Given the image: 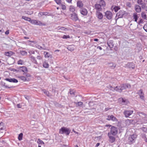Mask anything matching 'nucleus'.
Instances as JSON below:
<instances>
[{
  "instance_id": "obj_1",
  "label": "nucleus",
  "mask_w": 147,
  "mask_h": 147,
  "mask_svg": "<svg viewBox=\"0 0 147 147\" xmlns=\"http://www.w3.org/2000/svg\"><path fill=\"white\" fill-rule=\"evenodd\" d=\"M17 71L23 72L24 73L23 74H25L26 76L27 77H31V75L30 74L27 73L28 72V69L25 66H23L18 67Z\"/></svg>"
},
{
  "instance_id": "obj_2",
  "label": "nucleus",
  "mask_w": 147,
  "mask_h": 147,
  "mask_svg": "<svg viewBox=\"0 0 147 147\" xmlns=\"http://www.w3.org/2000/svg\"><path fill=\"white\" fill-rule=\"evenodd\" d=\"M137 136V135L136 134L130 135L128 138V142L129 144H130L131 143L134 142Z\"/></svg>"
},
{
  "instance_id": "obj_3",
  "label": "nucleus",
  "mask_w": 147,
  "mask_h": 147,
  "mask_svg": "<svg viewBox=\"0 0 147 147\" xmlns=\"http://www.w3.org/2000/svg\"><path fill=\"white\" fill-rule=\"evenodd\" d=\"M70 132V130L69 128L65 127H62L59 130V133L60 134H65L66 135H69Z\"/></svg>"
},
{
  "instance_id": "obj_4",
  "label": "nucleus",
  "mask_w": 147,
  "mask_h": 147,
  "mask_svg": "<svg viewBox=\"0 0 147 147\" xmlns=\"http://www.w3.org/2000/svg\"><path fill=\"white\" fill-rule=\"evenodd\" d=\"M109 133L113 136L116 135L118 133L117 128L115 126H112L110 129V132Z\"/></svg>"
},
{
  "instance_id": "obj_5",
  "label": "nucleus",
  "mask_w": 147,
  "mask_h": 147,
  "mask_svg": "<svg viewBox=\"0 0 147 147\" xmlns=\"http://www.w3.org/2000/svg\"><path fill=\"white\" fill-rule=\"evenodd\" d=\"M131 87V85L129 84H123L120 86V92H121L123 90L126 89L127 88H129Z\"/></svg>"
},
{
  "instance_id": "obj_6",
  "label": "nucleus",
  "mask_w": 147,
  "mask_h": 147,
  "mask_svg": "<svg viewBox=\"0 0 147 147\" xmlns=\"http://www.w3.org/2000/svg\"><path fill=\"white\" fill-rule=\"evenodd\" d=\"M71 18L73 21H76L79 20L78 14L76 13H73L71 14Z\"/></svg>"
},
{
  "instance_id": "obj_7",
  "label": "nucleus",
  "mask_w": 147,
  "mask_h": 147,
  "mask_svg": "<svg viewBox=\"0 0 147 147\" xmlns=\"http://www.w3.org/2000/svg\"><path fill=\"white\" fill-rule=\"evenodd\" d=\"M106 119L108 121L112 120L113 121L117 122L118 121L117 119L113 115H108Z\"/></svg>"
},
{
  "instance_id": "obj_8",
  "label": "nucleus",
  "mask_w": 147,
  "mask_h": 147,
  "mask_svg": "<svg viewBox=\"0 0 147 147\" xmlns=\"http://www.w3.org/2000/svg\"><path fill=\"white\" fill-rule=\"evenodd\" d=\"M105 16L106 18L108 20H111L113 17L112 13L109 11H107L105 13Z\"/></svg>"
},
{
  "instance_id": "obj_9",
  "label": "nucleus",
  "mask_w": 147,
  "mask_h": 147,
  "mask_svg": "<svg viewBox=\"0 0 147 147\" xmlns=\"http://www.w3.org/2000/svg\"><path fill=\"white\" fill-rule=\"evenodd\" d=\"M113 135L111 134V133H108V136L109 138V141L111 143H113L114 142L116 138L115 137L113 136Z\"/></svg>"
},
{
  "instance_id": "obj_10",
  "label": "nucleus",
  "mask_w": 147,
  "mask_h": 147,
  "mask_svg": "<svg viewBox=\"0 0 147 147\" xmlns=\"http://www.w3.org/2000/svg\"><path fill=\"white\" fill-rule=\"evenodd\" d=\"M133 112L134 111L133 110H125L123 112V114L125 117H127L131 115Z\"/></svg>"
},
{
  "instance_id": "obj_11",
  "label": "nucleus",
  "mask_w": 147,
  "mask_h": 147,
  "mask_svg": "<svg viewBox=\"0 0 147 147\" xmlns=\"http://www.w3.org/2000/svg\"><path fill=\"white\" fill-rule=\"evenodd\" d=\"M94 7L95 9L96 10V11H99L102 10V6L100 4L97 3L95 4Z\"/></svg>"
},
{
  "instance_id": "obj_12",
  "label": "nucleus",
  "mask_w": 147,
  "mask_h": 147,
  "mask_svg": "<svg viewBox=\"0 0 147 147\" xmlns=\"http://www.w3.org/2000/svg\"><path fill=\"white\" fill-rule=\"evenodd\" d=\"M96 17L99 20H102L103 18V14L99 11H96Z\"/></svg>"
},
{
  "instance_id": "obj_13",
  "label": "nucleus",
  "mask_w": 147,
  "mask_h": 147,
  "mask_svg": "<svg viewBox=\"0 0 147 147\" xmlns=\"http://www.w3.org/2000/svg\"><path fill=\"white\" fill-rule=\"evenodd\" d=\"M138 94L140 98L143 100L144 98V94L142 90L141 89L139 90L138 92Z\"/></svg>"
},
{
  "instance_id": "obj_14",
  "label": "nucleus",
  "mask_w": 147,
  "mask_h": 147,
  "mask_svg": "<svg viewBox=\"0 0 147 147\" xmlns=\"http://www.w3.org/2000/svg\"><path fill=\"white\" fill-rule=\"evenodd\" d=\"M80 13L83 16H86L88 13L87 10L84 8H81L80 10Z\"/></svg>"
},
{
  "instance_id": "obj_15",
  "label": "nucleus",
  "mask_w": 147,
  "mask_h": 147,
  "mask_svg": "<svg viewBox=\"0 0 147 147\" xmlns=\"http://www.w3.org/2000/svg\"><path fill=\"white\" fill-rule=\"evenodd\" d=\"M134 9L138 13H140L141 11V7L138 5H135Z\"/></svg>"
},
{
  "instance_id": "obj_16",
  "label": "nucleus",
  "mask_w": 147,
  "mask_h": 147,
  "mask_svg": "<svg viewBox=\"0 0 147 147\" xmlns=\"http://www.w3.org/2000/svg\"><path fill=\"white\" fill-rule=\"evenodd\" d=\"M18 77L19 79L24 81H29V79L28 78V77H27L26 76H18Z\"/></svg>"
},
{
  "instance_id": "obj_17",
  "label": "nucleus",
  "mask_w": 147,
  "mask_h": 147,
  "mask_svg": "<svg viewBox=\"0 0 147 147\" xmlns=\"http://www.w3.org/2000/svg\"><path fill=\"white\" fill-rule=\"evenodd\" d=\"M5 80L10 82L17 83L18 82V81L15 78H6L5 79Z\"/></svg>"
},
{
  "instance_id": "obj_18",
  "label": "nucleus",
  "mask_w": 147,
  "mask_h": 147,
  "mask_svg": "<svg viewBox=\"0 0 147 147\" xmlns=\"http://www.w3.org/2000/svg\"><path fill=\"white\" fill-rule=\"evenodd\" d=\"M77 7L81 8L83 6L84 4L80 0H78L77 2Z\"/></svg>"
},
{
  "instance_id": "obj_19",
  "label": "nucleus",
  "mask_w": 147,
  "mask_h": 147,
  "mask_svg": "<svg viewBox=\"0 0 147 147\" xmlns=\"http://www.w3.org/2000/svg\"><path fill=\"white\" fill-rule=\"evenodd\" d=\"M49 13L48 12H40L39 14L38 15L40 16H43L48 15Z\"/></svg>"
},
{
  "instance_id": "obj_20",
  "label": "nucleus",
  "mask_w": 147,
  "mask_h": 147,
  "mask_svg": "<svg viewBox=\"0 0 147 147\" xmlns=\"http://www.w3.org/2000/svg\"><path fill=\"white\" fill-rule=\"evenodd\" d=\"M133 19L135 20V21L137 22L138 17L136 13H133Z\"/></svg>"
},
{
  "instance_id": "obj_21",
  "label": "nucleus",
  "mask_w": 147,
  "mask_h": 147,
  "mask_svg": "<svg viewBox=\"0 0 147 147\" xmlns=\"http://www.w3.org/2000/svg\"><path fill=\"white\" fill-rule=\"evenodd\" d=\"M44 54L45 55V58H48L49 57H51V58L52 57V55H50L49 53L46 51H45L44 52Z\"/></svg>"
},
{
  "instance_id": "obj_22",
  "label": "nucleus",
  "mask_w": 147,
  "mask_h": 147,
  "mask_svg": "<svg viewBox=\"0 0 147 147\" xmlns=\"http://www.w3.org/2000/svg\"><path fill=\"white\" fill-rule=\"evenodd\" d=\"M141 16L142 18L144 20H147V16L146 13L142 12L141 13Z\"/></svg>"
},
{
  "instance_id": "obj_23",
  "label": "nucleus",
  "mask_w": 147,
  "mask_h": 147,
  "mask_svg": "<svg viewBox=\"0 0 147 147\" xmlns=\"http://www.w3.org/2000/svg\"><path fill=\"white\" fill-rule=\"evenodd\" d=\"M36 25L40 26L45 25V24L42 23L40 21L38 20H36Z\"/></svg>"
},
{
  "instance_id": "obj_24",
  "label": "nucleus",
  "mask_w": 147,
  "mask_h": 147,
  "mask_svg": "<svg viewBox=\"0 0 147 147\" xmlns=\"http://www.w3.org/2000/svg\"><path fill=\"white\" fill-rule=\"evenodd\" d=\"M76 10L75 8L72 5H71L69 7V10L71 12L74 13V12Z\"/></svg>"
},
{
  "instance_id": "obj_25",
  "label": "nucleus",
  "mask_w": 147,
  "mask_h": 147,
  "mask_svg": "<svg viewBox=\"0 0 147 147\" xmlns=\"http://www.w3.org/2000/svg\"><path fill=\"white\" fill-rule=\"evenodd\" d=\"M100 4L102 7H105L106 6V3L104 0H100L99 2Z\"/></svg>"
},
{
  "instance_id": "obj_26",
  "label": "nucleus",
  "mask_w": 147,
  "mask_h": 147,
  "mask_svg": "<svg viewBox=\"0 0 147 147\" xmlns=\"http://www.w3.org/2000/svg\"><path fill=\"white\" fill-rule=\"evenodd\" d=\"M108 46L110 48H112L114 46V44H113V42L112 40L110 41L107 43Z\"/></svg>"
},
{
  "instance_id": "obj_27",
  "label": "nucleus",
  "mask_w": 147,
  "mask_h": 147,
  "mask_svg": "<svg viewBox=\"0 0 147 147\" xmlns=\"http://www.w3.org/2000/svg\"><path fill=\"white\" fill-rule=\"evenodd\" d=\"M13 54V52L12 51L7 52L5 53V55L7 56H11Z\"/></svg>"
},
{
  "instance_id": "obj_28",
  "label": "nucleus",
  "mask_w": 147,
  "mask_h": 147,
  "mask_svg": "<svg viewBox=\"0 0 147 147\" xmlns=\"http://www.w3.org/2000/svg\"><path fill=\"white\" fill-rule=\"evenodd\" d=\"M30 59L32 62L36 64L37 63V62L36 59L33 56L31 57Z\"/></svg>"
},
{
  "instance_id": "obj_29",
  "label": "nucleus",
  "mask_w": 147,
  "mask_h": 147,
  "mask_svg": "<svg viewBox=\"0 0 147 147\" xmlns=\"http://www.w3.org/2000/svg\"><path fill=\"white\" fill-rule=\"evenodd\" d=\"M133 121V120L131 119H127L125 122L128 125H130Z\"/></svg>"
},
{
  "instance_id": "obj_30",
  "label": "nucleus",
  "mask_w": 147,
  "mask_h": 147,
  "mask_svg": "<svg viewBox=\"0 0 147 147\" xmlns=\"http://www.w3.org/2000/svg\"><path fill=\"white\" fill-rule=\"evenodd\" d=\"M43 66L44 67L47 68L49 67V65L48 62L45 61L43 62Z\"/></svg>"
},
{
  "instance_id": "obj_31",
  "label": "nucleus",
  "mask_w": 147,
  "mask_h": 147,
  "mask_svg": "<svg viewBox=\"0 0 147 147\" xmlns=\"http://www.w3.org/2000/svg\"><path fill=\"white\" fill-rule=\"evenodd\" d=\"M22 19H24L26 21H27L30 22L31 20V19L30 18L24 16H22Z\"/></svg>"
},
{
  "instance_id": "obj_32",
  "label": "nucleus",
  "mask_w": 147,
  "mask_h": 147,
  "mask_svg": "<svg viewBox=\"0 0 147 147\" xmlns=\"http://www.w3.org/2000/svg\"><path fill=\"white\" fill-rule=\"evenodd\" d=\"M4 127V123L2 121H0V130L3 129Z\"/></svg>"
},
{
  "instance_id": "obj_33",
  "label": "nucleus",
  "mask_w": 147,
  "mask_h": 147,
  "mask_svg": "<svg viewBox=\"0 0 147 147\" xmlns=\"http://www.w3.org/2000/svg\"><path fill=\"white\" fill-rule=\"evenodd\" d=\"M23 136V134L22 133L20 134L18 136V139L20 141L22 140Z\"/></svg>"
},
{
  "instance_id": "obj_34",
  "label": "nucleus",
  "mask_w": 147,
  "mask_h": 147,
  "mask_svg": "<svg viewBox=\"0 0 147 147\" xmlns=\"http://www.w3.org/2000/svg\"><path fill=\"white\" fill-rule=\"evenodd\" d=\"M119 88L118 86H116L115 88H114V90H112L113 91H114L115 90L116 91H117L119 92H120V86L119 87Z\"/></svg>"
},
{
  "instance_id": "obj_35",
  "label": "nucleus",
  "mask_w": 147,
  "mask_h": 147,
  "mask_svg": "<svg viewBox=\"0 0 147 147\" xmlns=\"http://www.w3.org/2000/svg\"><path fill=\"white\" fill-rule=\"evenodd\" d=\"M17 63L18 65H22L24 64V62L23 60L21 59H20L18 61Z\"/></svg>"
},
{
  "instance_id": "obj_36",
  "label": "nucleus",
  "mask_w": 147,
  "mask_h": 147,
  "mask_svg": "<svg viewBox=\"0 0 147 147\" xmlns=\"http://www.w3.org/2000/svg\"><path fill=\"white\" fill-rule=\"evenodd\" d=\"M118 14V16L119 18H121L123 17V13L122 11H120L119 12L117 13Z\"/></svg>"
},
{
  "instance_id": "obj_37",
  "label": "nucleus",
  "mask_w": 147,
  "mask_h": 147,
  "mask_svg": "<svg viewBox=\"0 0 147 147\" xmlns=\"http://www.w3.org/2000/svg\"><path fill=\"white\" fill-rule=\"evenodd\" d=\"M69 93L71 95H75V91L74 90L70 89V90Z\"/></svg>"
},
{
  "instance_id": "obj_38",
  "label": "nucleus",
  "mask_w": 147,
  "mask_h": 147,
  "mask_svg": "<svg viewBox=\"0 0 147 147\" xmlns=\"http://www.w3.org/2000/svg\"><path fill=\"white\" fill-rule=\"evenodd\" d=\"M37 142L39 144H44V142L42 141V140H40V139H38V141H37Z\"/></svg>"
},
{
  "instance_id": "obj_39",
  "label": "nucleus",
  "mask_w": 147,
  "mask_h": 147,
  "mask_svg": "<svg viewBox=\"0 0 147 147\" xmlns=\"http://www.w3.org/2000/svg\"><path fill=\"white\" fill-rule=\"evenodd\" d=\"M43 91L44 93L47 96H49V93L48 91H46L44 89L43 90Z\"/></svg>"
},
{
  "instance_id": "obj_40",
  "label": "nucleus",
  "mask_w": 147,
  "mask_h": 147,
  "mask_svg": "<svg viewBox=\"0 0 147 147\" xmlns=\"http://www.w3.org/2000/svg\"><path fill=\"white\" fill-rule=\"evenodd\" d=\"M83 103L81 102H79L76 103V107H78V106H82V105Z\"/></svg>"
},
{
  "instance_id": "obj_41",
  "label": "nucleus",
  "mask_w": 147,
  "mask_h": 147,
  "mask_svg": "<svg viewBox=\"0 0 147 147\" xmlns=\"http://www.w3.org/2000/svg\"><path fill=\"white\" fill-rule=\"evenodd\" d=\"M120 8L118 6H115L113 8V9L114 11L115 12H117L118 11L119 9Z\"/></svg>"
},
{
  "instance_id": "obj_42",
  "label": "nucleus",
  "mask_w": 147,
  "mask_h": 147,
  "mask_svg": "<svg viewBox=\"0 0 147 147\" xmlns=\"http://www.w3.org/2000/svg\"><path fill=\"white\" fill-rule=\"evenodd\" d=\"M31 23L32 24L36 25V20H31V21H30Z\"/></svg>"
},
{
  "instance_id": "obj_43",
  "label": "nucleus",
  "mask_w": 147,
  "mask_h": 147,
  "mask_svg": "<svg viewBox=\"0 0 147 147\" xmlns=\"http://www.w3.org/2000/svg\"><path fill=\"white\" fill-rule=\"evenodd\" d=\"M138 3L140 5H142L143 4V1L142 0H138Z\"/></svg>"
},
{
  "instance_id": "obj_44",
  "label": "nucleus",
  "mask_w": 147,
  "mask_h": 147,
  "mask_svg": "<svg viewBox=\"0 0 147 147\" xmlns=\"http://www.w3.org/2000/svg\"><path fill=\"white\" fill-rule=\"evenodd\" d=\"M36 47L39 49H42V50H45V49H44L43 47L41 46L38 45H37L36 46Z\"/></svg>"
},
{
  "instance_id": "obj_45",
  "label": "nucleus",
  "mask_w": 147,
  "mask_h": 147,
  "mask_svg": "<svg viewBox=\"0 0 147 147\" xmlns=\"http://www.w3.org/2000/svg\"><path fill=\"white\" fill-rule=\"evenodd\" d=\"M62 38L63 39H67L68 38H70V36L69 35H64L62 37Z\"/></svg>"
},
{
  "instance_id": "obj_46",
  "label": "nucleus",
  "mask_w": 147,
  "mask_h": 147,
  "mask_svg": "<svg viewBox=\"0 0 147 147\" xmlns=\"http://www.w3.org/2000/svg\"><path fill=\"white\" fill-rule=\"evenodd\" d=\"M57 3L58 5H60L61 3V0H54Z\"/></svg>"
},
{
  "instance_id": "obj_47",
  "label": "nucleus",
  "mask_w": 147,
  "mask_h": 147,
  "mask_svg": "<svg viewBox=\"0 0 147 147\" xmlns=\"http://www.w3.org/2000/svg\"><path fill=\"white\" fill-rule=\"evenodd\" d=\"M21 53L23 55H26L27 53L24 51H21Z\"/></svg>"
},
{
  "instance_id": "obj_48",
  "label": "nucleus",
  "mask_w": 147,
  "mask_h": 147,
  "mask_svg": "<svg viewBox=\"0 0 147 147\" xmlns=\"http://www.w3.org/2000/svg\"><path fill=\"white\" fill-rule=\"evenodd\" d=\"M61 8L63 10H65L66 9V6L63 4H62L61 5Z\"/></svg>"
},
{
  "instance_id": "obj_49",
  "label": "nucleus",
  "mask_w": 147,
  "mask_h": 147,
  "mask_svg": "<svg viewBox=\"0 0 147 147\" xmlns=\"http://www.w3.org/2000/svg\"><path fill=\"white\" fill-rule=\"evenodd\" d=\"M58 29H61L62 30H64L65 31L67 30V28H65L63 27H62Z\"/></svg>"
},
{
  "instance_id": "obj_50",
  "label": "nucleus",
  "mask_w": 147,
  "mask_h": 147,
  "mask_svg": "<svg viewBox=\"0 0 147 147\" xmlns=\"http://www.w3.org/2000/svg\"><path fill=\"white\" fill-rule=\"evenodd\" d=\"M68 49L71 51H73L74 50V49L73 48H71V46H70L69 47H68Z\"/></svg>"
},
{
  "instance_id": "obj_51",
  "label": "nucleus",
  "mask_w": 147,
  "mask_h": 147,
  "mask_svg": "<svg viewBox=\"0 0 147 147\" xmlns=\"http://www.w3.org/2000/svg\"><path fill=\"white\" fill-rule=\"evenodd\" d=\"M143 28L147 32V24H145L144 25Z\"/></svg>"
},
{
  "instance_id": "obj_52",
  "label": "nucleus",
  "mask_w": 147,
  "mask_h": 147,
  "mask_svg": "<svg viewBox=\"0 0 147 147\" xmlns=\"http://www.w3.org/2000/svg\"><path fill=\"white\" fill-rule=\"evenodd\" d=\"M36 58L37 59L39 60H41L42 59V57L40 55L37 56Z\"/></svg>"
},
{
  "instance_id": "obj_53",
  "label": "nucleus",
  "mask_w": 147,
  "mask_h": 147,
  "mask_svg": "<svg viewBox=\"0 0 147 147\" xmlns=\"http://www.w3.org/2000/svg\"><path fill=\"white\" fill-rule=\"evenodd\" d=\"M29 53L30 54H34L35 52L34 51H30L29 52Z\"/></svg>"
},
{
  "instance_id": "obj_54",
  "label": "nucleus",
  "mask_w": 147,
  "mask_h": 147,
  "mask_svg": "<svg viewBox=\"0 0 147 147\" xmlns=\"http://www.w3.org/2000/svg\"><path fill=\"white\" fill-rule=\"evenodd\" d=\"M9 33V30H8L7 31H6L5 32V34L6 35H8Z\"/></svg>"
},
{
  "instance_id": "obj_55",
  "label": "nucleus",
  "mask_w": 147,
  "mask_h": 147,
  "mask_svg": "<svg viewBox=\"0 0 147 147\" xmlns=\"http://www.w3.org/2000/svg\"><path fill=\"white\" fill-rule=\"evenodd\" d=\"M67 2L69 3H71L72 0H65Z\"/></svg>"
},
{
  "instance_id": "obj_56",
  "label": "nucleus",
  "mask_w": 147,
  "mask_h": 147,
  "mask_svg": "<svg viewBox=\"0 0 147 147\" xmlns=\"http://www.w3.org/2000/svg\"><path fill=\"white\" fill-rule=\"evenodd\" d=\"M17 107L18 108H21V106H20L19 104H17Z\"/></svg>"
},
{
  "instance_id": "obj_57",
  "label": "nucleus",
  "mask_w": 147,
  "mask_h": 147,
  "mask_svg": "<svg viewBox=\"0 0 147 147\" xmlns=\"http://www.w3.org/2000/svg\"><path fill=\"white\" fill-rule=\"evenodd\" d=\"M126 100L124 99L123 98H122V102L124 103V102H125Z\"/></svg>"
},
{
  "instance_id": "obj_58",
  "label": "nucleus",
  "mask_w": 147,
  "mask_h": 147,
  "mask_svg": "<svg viewBox=\"0 0 147 147\" xmlns=\"http://www.w3.org/2000/svg\"><path fill=\"white\" fill-rule=\"evenodd\" d=\"M97 49H99V50H102V48H101V47H100V46H98V47H97Z\"/></svg>"
},
{
  "instance_id": "obj_59",
  "label": "nucleus",
  "mask_w": 147,
  "mask_h": 147,
  "mask_svg": "<svg viewBox=\"0 0 147 147\" xmlns=\"http://www.w3.org/2000/svg\"><path fill=\"white\" fill-rule=\"evenodd\" d=\"M112 126L110 125H105V127H112Z\"/></svg>"
},
{
  "instance_id": "obj_60",
  "label": "nucleus",
  "mask_w": 147,
  "mask_h": 147,
  "mask_svg": "<svg viewBox=\"0 0 147 147\" xmlns=\"http://www.w3.org/2000/svg\"><path fill=\"white\" fill-rule=\"evenodd\" d=\"M100 145V143H97L96 146H95V147H98V146H99V145Z\"/></svg>"
},
{
  "instance_id": "obj_61",
  "label": "nucleus",
  "mask_w": 147,
  "mask_h": 147,
  "mask_svg": "<svg viewBox=\"0 0 147 147\" xmlns=\"http://www.w3.org/2000/svg\"><path fill=\"white\" fill-rule=\"evenodd\" d=\"M98 40V39L97 38H95L94 39V41H97Z\"/></svg>"
},
{
  "instance_id": "obj_62",
  "label": "nucleus",
  "mask_w": 147,
  "mask_h": 147,
  "mask_svg": "<svg viewBox=\"0 0 147 147\" xmlns=\"http://www.w3.org/2000/svg\"><path fill=\"white\" fill-rule=\"evenodd\" d=\"M142 20L141 19L140 20V21L139 22V23H142Z\"/></svg>"
},
{
  "instance_id": "obj_63",
  "label": "nucleus",
  "mask_w": 147,
  "mask_h": 147,
  "mask_svg": "<svg viewBox=\"0 0 147 147\" xmlns=\"http://www.w3.org/2000/svg\"><path fill=\"white\" fill-rule=\"evenodd\" d=\"M108 88H113V87L111 86H109V87H108Z\"/></svg>"
},
{
  "instance_id": "obj_64",
  "label": "nucleus",
  "mask_w": 147,
  "mask_h": 147,
  "mask_svg": "<svg viewBox=\"0 0 147 147\" xmlns=\"http://www.w3.org/2000/svg\"><path fill=\"white\" fill-rule=\"evenodd\" d=\"M24 38L26 39H28L29 38V37H26V36L24 37Z\"/></svg>"
}]
</instances>
